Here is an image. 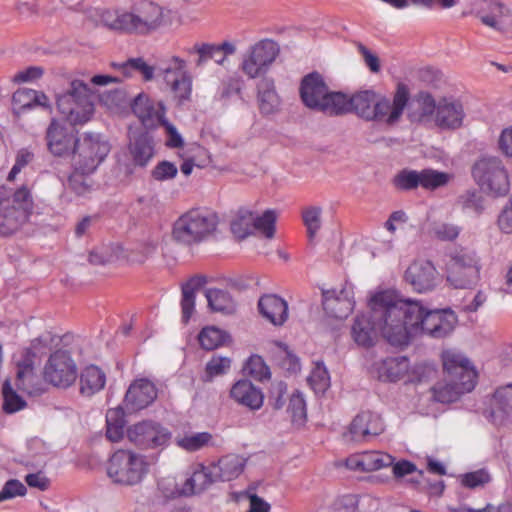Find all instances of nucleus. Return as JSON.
<instances>
[{"label":"nucleus","mask_w":512,"mask_h":512,"mask_svg":"<svg viewBox=\"0 0 512 512\" xmlns=\"http://www.w3.org/2000/svg\"><path fill=\"white\" fill-rule=\"evenodd\" d=\"M372 321L381 335L394 346L407 345L414 337L419 301L400 299L395 291L376 292L369 300Z\"/></svg>","instance_id":"obj_1"},{"label":"nucleus","mask_w":512,"mask_h":512,"mask_svg":"<svg viewBox=\"0 0 512 512\" xmlns=\"http://www.w3.org/2000/svg\"><path fill=\"white\" fill-rule=\"evenodd\" d=\"M55 100L59 113L72 126L87 123L95 112L94 93L79 79L71 80L65 91L56 94Z\"/></svg>","instance_id":"obj_2"},{"label":"nucleus","mask_w":512,"mask_h":512,"mask_svg":"<svg viewBox=\"0 0 512 512\" xmlns=\"http://www.w3.org/2000/svg\"><path fill=\"white\" fill-rule=\"evenodd\" d=\"M299 91L302 102L310 109L339 115L344 107V93L330 91L323 76L318 72L304 76Z\"/></svg>","instance_id":"obj_3"},{"label":"nucleus","mask_w":512,"mask_h":512,"mask_svg":"<svg viewBox=\"0 0 512 512\" xmlns=\"http://www.w3.org/2000/svg\"><path fill=\"white\" fill-rule=\"evenodd\" d=\"M216 213L206 209H191L174 223L172 235L175 241L191 245L212 235L218 226Z\"/></svg>","instance_id":"obj_4"},{"label":"nucleus","mask_w":512,"mask_h":512,"mask_svg":"<svg viewBox=\"0 0 512 512\" xmlns=\"http://www.w3.org/2000/svg\"><path fill=\"white\" fill-rule=\"evenodd\" d=\"M148 470L146 457L131 450H117L107 463V475L111 481L126 487L140 484Z\"/></svg>","instance_id":"obj_5"},{"label":"nucleus","mask_w":512,"mask_h":512,"mask_svg":"<svg viewBox=\"0 0 512 512\" xmlns=\"http://www.w3.org/2000/svg\"><path fill=\"white\" fill-rule=\"evenodd\" d=\"M471 173L480 189L488 195L505 196L510 190L508 171L497 157L479 158L473 164Z\"/></svg>","instance_id":"obj_6"},{"label":"nucleus","mask_w":512,"mask_h":512,"mask_svg":"<svg viewBox=\"0 0 512 512\" xmlns=\"http://www.w3.org/2000/svg\"><path fill=\"white\" fill-rule=\"evenodd\" d=\"M110 144L100 134L84 133L77 138L71 153L72 165L76 171L92 173L107 157Z\"/></svg>","instance_id":"obj_7"},{"label":"nucleus","mask_w":512,"mask_h":512,"mask_svg":"<svg viewBox=\"0 0 512 512\" xmlns=\"http://www.w3.org/2000/svg\"><path fill=\"white\" fill-rule=\"evenodd\" d=\"M33 210L31 191L22 186L14 192L12 199L0 208V235L7 236L25 224Z\"/></svg>","instance_id":"obj_8"},{"label":"nucleus","mask_w":512,"mask_h":512,"mask_svg":"<svg viewBox=\"0 0 512 512\" xmlns=\"http://www.w3.org/2000/svg\"><path fill=\"white\" fill-rule=\"evenodd\" d=\"M280 53L277 42L271 39H262L245 51L240 64L241 71L250 79L265 77L271 65Z\"/></svg>","instance_id":"obj_9"},{"label":"nucleus","mask_w":512,"mask_h":512,"mask_svg":"<svg viewBox=\"0 0 512 512\" xmlns=\"http://www.w3.org/2000/svg\"><path fill=\"white\" fill-rule=\"evenodd\" d=\"M456 323L457 316L452 310H429L419 301V316L412 327L414 336L425 334L440 339L450 335Z\"/></svg>","instance_id":"obj_10"},{"label":"nucleus","mask_w":512,"mask_h":512,"mask_svg":"<svg viewBox=\"0 0 512 512\" xmlns=\"http://www.w3.org/2000/svg\"><path fill=\"white\" fill-rule=\"evenodd\" d=\"M130 33L149 34L170 22V12L152 1H143L129 12Z\"/></svg>","instance_id":"obj_11"},{"label":"nucleus","mask_w":512,"mask_h":512,"mask_svg":"<svg viewBox=\"0 0 512 512\" xmlns=\"http://www.w3.org/2000/svg\"><path fill=\"white\" fill-rule=\"evenodd\" d=\"M409 100L410 92L408 87L403 83H399L392 100L379 95L375 103L371 121H376L387 126L396 125L400 121Z\"/></svg>","instance_id":"obj_12"},{"label":"nucleus","mask_w":512,"mask_h":512,"mask_svg":"<svg viewBox=\"0 0 512 512\" xmlns=\"http://www.w3.org/2000/svg\"><path fill=\"white\" fill-rule=\"evenodd\" d=\"M164 80L170 87L174 99L182 105L191 99L192 75L184 59L173 56L163 69Z\"/></svg>","instance_id":"obj_13"},{"label":"nucleus","mask_w":512,"mask_h":512,"mask_svg":"<svg viewBox=\"0 0 512 512\" xmlns=\"http://www.w3.org/2000/svg\"><path fill=\"white\" fill-rule=\"evenodd\" d=\"M43 374L44 379L53 386L67 388L77 378V367L67 351L58 350L50 355Z\"/></svg>","instance_id":"obj_14"},{"label":"nucleus","mask_w":512,"mask_h":512,"mask_svg":"<svg viewBox=\"0 0 512 512\" xmlns=\"http://www.w3.org/2000/svg\"><path fill=\"white\" fill-rule=\"evenodd\" d=\"M130 442L142 449L165 446L171 439V432L152 420H144L133 424L127 429Z\"/></svg>","instance_id":"obj_15"},{"label":"nucleus","mask_w":512,"mask_h":512,"mask_svg":"<svg viewBox=\"0 0 512 512\" xmlns=\"http://www.w3.org/2000/svg\"><path fill=\"white\" fill-rule=\"evenodd\" d=\"M77 132L60 120L53 118L45 132V141L48 151L56 157L71 156L76 141Z\"/></svg>","instance_id":"obj_16"},{"label":"nucleus","mask_w":512,"mask_h":512,"mask_svg":"<svg viewBox=\"0 0 512 512\" xmlns=\"http://www.w3.org/2000/svg\"><path fill=\"white\" fill-rule=\"evenodd\" d=\"M154 155V146L151 137L146 133L130 136L128 152L119 156L118 163L125 167L126 174L133 172V166L144 167Z\"/></svg>","instance_id":"obj_17"},{"label":"nucleus","mask_w":512,"mask_h":512,"mask_svg":"<svg viewBox=\"0 0 512 512\" xmlns=\"http://www.w3.org/2000/svg\"><path fill=\"white\" fill-rule=\"evenodd\" d=\"M404 279L408 285L418 293H426L436 288L439 283V273L427 260H418L411 263L405 271Z\"/></svg>","instance_id":"obj_18"},{"label":"nucleus","mask_w":512,"mask_h":512,"mask_svg":"<svg viewBox=\"0 0 512 512\" xmlns=\"http://www.w3.org/2000/svg\"><path fill=\"white\" fill-rule=\"evenodd\" d=\"M157 398V388L148 379L132 382L125 394L123 406L128 413L137 412L151 405Z\"/></svg>","instance_id":"obj_19"},{"label":"nucleus","mask_w":512,"mask_h":512,"mask_svg":"<svg viewBox=\"0 0 512 512\" xmlns=\"http://www.w3.org/2000/svg\"><path fill=\"white\" fill-rule=\"evenodd\" d=\"M322 306L326 314L336 319L346 318L354 307L352 287L344 286L340 290H326L322 293Z\"/></svg>","instance_id":"obj_20"},{"label":"nucleus","mask_w":512,"mask_h":512,"mask_svg":"<svg viewBox=\"0 0 512 512\" xmlns=\"http://www.w3.org/2000/svg\"><path fill=\"white\" fill-rule=\"evenodd\" d=\"M40 107L48 112H52V104L48 96L43 91L30 88H19L12 95V112L16 116Z\"/></svg>","instance_id":"obj_21"},{"label":"nucleus","mask_w":512,"mask_h":512,"mask_svg":"<svg viewBox=\"0 0 512 512\" xmlns=\"http://www.w3.org/2000/svg\"><path fill=\"white\" fill-rule=\"evenodd\" d=\"M384 430L382 419L379 415L363 411L355 416L351 422L347 436L351 441H364L368 437L377 436Z\"/></svg>","instance_id":"obj_22"},{"label":"nucleus","mask_w":512,"mask_h":512,"mask_svg":"<svg viewBox=\"0 0 512 512\" xmlns=\"http://www.w3.org/2000/svg\"><path fill=\"white\" fill-rule=\"evenodd\" d=\"M132 111L147 128L160 125L165 120V107L162 102L155 101L146 94H139L134 99Z\"/></svg>","instance_id":"obj_23"},{"label":"nucleus","mask_w":512,"mask_h":512,"mask_svg":"<svg viewBox=\"0 0 512 512\" xmlns=\"http://www.w3.org/2000/svg\"><path fill=\"white\" fill-rule=\"evenodd\" d=\"M471 377V373L466 375V380L446 376L442 382L433 386L434 399L441 403L455 402L461 395L474 389L476 383L471 382Z\"/></svg>","instance_id":"obj_24"},{"label":"nucleus","mask_w":512,"mask_h":512,"mask_svg":"<svg viewBox=\"0 0 512 512\" xmlns=\"http://www.w3.org/2000/svg\"><path fill=\"white\" fill-rule=\"evenodd\" d=\"M236 46L229 41H224L221 44L214 43H196L189 53H196L198 58L195 61L196 67L204 66L207 61L213 60L218 65H223L227 57L235 54Z\"/></svg>","instance_id":"obj_25"},{"label":"nucleus","mask_w":512,"mask_h":512,"mask_svg":"<svg viewBox=\"0 0 512 512\" xmlns=\"http://www.w3.org/2000/svg\"><path fill=\"white\" fill-rule=\"evenodd\" d=\"M378 97L379 95L372 90L359 91L352 96L344 94V107L339 112V115L354 112L359 117L371 121Z\"/></svg>","instance_id":"obj_26"},{"label":"nucleus","mask_w":512,"mask_h":512,"mask_svg":"<svg viewBox=\"0 0 512 512\" xmlns=\"http://www.w3.org/2000/svg\"><path fill=\"white\" fill-rule=\"evenodd\" d=\"M441 359L446 376L466 380V375L471 373V382L476 383V371L461 352L454 349L445 350L441 354Z\"/></svg>","instance_id":"obj_27"},{"label":"nucleus","mask_w":512,"mask_h":512,"mask_svg":"<svg viewBox=\"0 0 512 512\" xmlns=\"http://www.w3.org/2000/svg\"><path fill=\"white\" fill-rule=\"evenodd\" d=\"M89 18L109 30L130 33L129 12L116 9H92Z\"/></svg>","instance_id":"obj_28"},{"label":"nucleus","mask_w":512,"mask_h":512,"mask_svg":"<svg viewBox=\"0 0 512 512\" xmlns=\"http://www.w3.org/2000/svg\"><path fill=\"white\" fill-rule=\"evenodd\" d=\"M393 464V457L381 451H367L347 458L346 466L351 470L374 471Z\"/></svg>","instance_id":"obj_29"},{"label":"nucleus","mask_w":512,"mask_h":512,"mask_svg":"<svg viewBox=\"0 0 512 512\" xmlns=\"http://www.w3.org/2000/svg\"><path fill=\"white\" fill-rule=\"evenodd\" d=\"M214 482H217V479L212 465L204 466L203 464H197L192 475L185 480L182 488L175 492V494L188 496L200 493ZM171 495H174V492Z\"/></svg>","instance_id":"obj_30"},{"label":"nucleus","mask_w":512,"mask_h":512,"mask_svg":"<svg viewBox=\"0 0 512 512\" xmlns=\"http://www.w3.org/2000/svg\"><path fill=\"white\" fill-rule=\"evenodd\" d=\"M472 10L481 22L494 29H500L503 18L508 13L497 0H474Z\"/></svg>","instance_id":"obj_31"},{"label":"nucleus","mask_w":512,"mask_h":512,"mask_svg":"<svg viewBox=\"0 0 512 512\" xmlns=\"http://www.w3.org/2000/svg\"><path fill=\"white\" fill-rule=\"evenodd\" d=\"M230 397L250 410H259L264 401L262 391L248 380L237 381L230 390Z\"/></svg>","instance_id":"obj_32"},{"label":"nucleus","mask_w":512,"mask_h":512,"mask_svg":"<svg viewBox=\"0 0 512 512\" xmlns=\"http://www.w3.org/2000/svg\"><path fill=\"white\" fill-rule=\"evenodd\" d=\"M14 385L17 389L29 395L43 392L41 379L36 375L32 360L29 357L17 363Z\"/></svg>","instance_id":"obj_33"},{"label":"nucleus","mask_w":512,"mask_h":512,"mask_svg":"<svg viewBox=\"0 0 512 512\" xmlns=\"http://www.w3.org/2000/svg\"><path fill=\"white\" fill-rule=\"evenodd\" d=\"M464 118L463 106L458 101L441 100L437 104L435 123L442 129H457Z\"/></svg>","instance_id":"obj_34"},{"label":"nucleus","mask_w":512,"mask_h":512,"mask_svg":"<svg viewBox=\"0 0 512 512\" xmlns=\"http://www.w3.org/2000/svg\"><path fill=\"white\" fill-rule=\"evenodd\" d=\"M260 314L275 326L283 325L288 318V305L276 295H264L258 301Z\"/></svg>","instance_id":"obj_35"},{"label":"nucleus","mask_w":512,"mask_h":512,"mask_svg":"<svg viewBox=\"0 0 512 512\" xmlns=\"http://www.w3.org/2000/svg\"><path fill=\"white\" fill-rule=\"evenodd\" d=\"M257 102L260 113L263 115H271L279 110L281 100L272 78L262 77L258 82Z\"/></svg>","instance_id":"obj_36"},{"label":"nucleus","mask_w":512,"mask_h":512,"mask_svg":"<svg viewBox=\"0 0 512 512\" xmlns=\"http://www.w3.org/2000/svg\"><path fill=\"white\" fill-rule=\"evenodd\" d=\"M512 385L498 388L491 400V419L496 425H504L509 421L510 413L512 410Z\"/></svg>","instance_id":"obj_37"},{"label":"nucleus","mask_w":512,"mask_h":512,"mask_svg":"<svg viewBox=\"0 0 512 512\" xmlns=\"http://www.w3.org/2000/svg\"><path fill=\"white\" fill-rule=\"evenodd\" d=\"M247 459L237 454H228L212 464L217 481H231L238 478L246 466Z\"/></svg>","instance_id":"obj_38"},{"label":"nucleus","mask_w":512,"mask_h":512,"mask_svg":"<svg viewBox=\"0 0 512 512\" xmlns=\"http://www.w3.org/2000/svg\"><path fill=\"white\" fill-rule=\"evenodd\" d=\"M469 263L478 265L473 252L460 250L452 256L447 280L454 288H463V269L467 270Z\"/></svg>","instance_id":"obj_39"},{"label":"nucleus","mask_w":512,"mask_h":512,"mask_svg":"<svg viewBox=\"0 0 512 512\" xmlns=\"http://www.w3.org/2000/svg\"><path fill=\"white\" fill-rule=\"evenodd\" d=\"M377 331L379 330L372 321L371 310L369 316L361 315L356 317L351 329V334L358 345L368 347L373 344Z\"/></svg>","instance_id":"obj_40"},{"label":"nucleus","mask_w":512,"mask_h":512,"mask_svg":"<svg viewBox=\"0 0 512 512\" xmlns=\"http://www.w3.org/2000/svg\"><path fill=\"white\" fill-rule=\"evenodd\" d=\"M409 359L404 356L390 357L383 360L378 366L379 377L386 381H398L408 373Z\"/></svg>","instance_id":"obj_41"},{"label":"nucleus","mask_w":512,"mask_h":512,"mask_svg":"<svg viewBox=\"0 0 512 512\" xmlns=\"http://www.w3.org/2000/svg\"><path fill=\"white\" fill-rule=\"evenodd\" d=\"M105 383L104 372L97 366H88L80 374V393L84 396H92L102 390Z\"/></svg>","instance_id":"obj_42"},{"label":"nucleus","mask_w":512,"mask_h":512,"mask_svg":"<svg viewBox=\"0 0 512 512\" xmlns=\"http://www.w3.org/2000/svg\"><path fill=\"white\" fill-rule=\"evenodd\" d=\"M414 104L417 108L408 113L411 122H424L437 111L435 100L428 92H419L414 98Z\"/></svg>","instance_id":"obj_43"},{"label":"nucleus","mask_w":512,"mask_h":512,"mask_svg":"<svg viewBox=\"0 0 512 512\" xmlns=\"http://www.w3.org/2000/svg\"><path fill=\"white\" fill-rule=\"evenodd\" d=\"M204 280L201 277H194L182 286V320L187 323L192 316L195 308L196 291L203 285Z\"/></svg>","instance_id":"obj_44"},{"label":"nucleus","mask_w":512,"mask_h":512,"mask_svg":"<svg viewBox=\"0 0 512 512\" xmlns=\"http://www.w3.org/2000/svg\"><path fill=\"white\" fill-rule=\"evenodd\" d=\"M124 406L109 409L106 413V436L112 442L119 441L124 435L125 417Z\"/></svg>","instance_id":"obj_45"},{"label":"nucleus","mask_w":512,"mask_h":512,"mask_svg":"<svg viewBox=\"0 0 512 512\" xmlns=\"http://www.w3.org/2000/svg\"><path fill=\"white\" fill-rule=\"evenodd\" d=\"M205 297L212 311L232 313L235 310V303L227 291L210 288L205 291Z\"/></svg>","instance_id":"obj_46"},{"label":"nucleus","mask_w":512,"mask_h":512,"mask_svg":"<svg viewBox=\"0 0 512 512\" xmlns=\"http://www.w3.org/2000/svg\"><path fill=\"white\" fill-rule=\"evenodd\" d=\"M253 211L245 208L238 210L231 221V231L237 239H245L254 234Z\"/></svg>","instance_id":"obj_47"},{"label":"nucleus","mask_w":512,"mask_h":512,"mask_svg":"<svg viewBox=\"0 0 512 512\" xmlns=\"http://www.w3.org/2000/svg\"><path fill=\"white\" fill-rule=\"evenodd\" d=\"M125 257L120 245L101 246L89 253V262L93 265H105Z\"/></svg>","instance_id":"obj_48"},{"label":"nucleus","mask_w":512,"mask_h":512,"mask_svg":"<svg viewBox=\"0 0 512 512\" xmlns=\"http://www.w3.org/2000/svg\"><path fill=\"white\" fill-rule=\"evenodd\" d=\"M213 439L212 434L209 432H199L178 436L175 439L176 445L188 452L198 451L208 446Z\"/></svg>","instance_id":"obj_49"},{"label":"nucleus","mask_w":512,"mask_h":512,"mask_svg":"<svg viewBox=\"0 0 512 512\" xmlns=\"http://www.w3.org/2000/svg\"><path fill=\"white\" fill-rule=\"evenodd\" d=\"M322 208L320 206H308L301 212L304 226L307 230V236L310 243L313 242L316 234L322 226Z\"/></svg>","instance_id":"obj_50"},{"label":"nucleus","mask_w":512,"mask_h":512,"mask_svg":"<svg viewBox=\"0 0 512 512\" xmlns=\"http://www.w3.org/2000/svg\"><path fill=\"white\" fill-rule=\"evenodd\" d=\"M277 213L275 210L267 209L261 215L253 212V229L263 234L266 238L272 239L275 234V223Z\"/></svg>","instance_id":"obj_51"},{"label":"nucleus","mask_w":512,"mask_h":512,"mask_svg":"<svg viewBox=\"0 0 512 512\" xmlns=\"http://www.w3.org/2000/svg\"><path fill=\"white\" fill-rule=\"evenodd\" d=\"M452 178V174L434 169H423L420 171V184L421 187L426 190H435L444 187Z\"/></svg>","instance_id":"obj_52"},{"label":"nucleus","mask_w":512,"mask_h":512,"mask_svg":"<svg viewBox=\"0 0 512 512\" xmlns=\"http://www.w3.org/2000/svg\"><path fill=\"white\" fill-rule=\"evenodd\" d=\"M113 66L121 70L126 77H130L133 72H138L148 81L154 75V68L148 65L142 58H131L122 63H114Z\"/></svg>","instance_id":"obj_53"},{"label":"nucleus","mask_w":512,"mask_h":512,"mask_svg":"<svg viewBox=\"0 0 512 512\" xmlns=\"http://www.w3.org/2000/svg\"><path fill=\"white\" fill-rule=\"evenodd\" d=\"M227 338L228 335L224 331L214 326L203 328L198 335L199 343L205 350H214L218 348L226 342Z\"/></svg>","instance_id":"obj_54"},{"label":"nucleus","mask_w":512,"mask_h":512,"mask_svg":"<svg viewBox=\"0 0 512 512\" xmlns=\"http://www.w3.org/2000/svg\"><path fill=\"white\" fill-rule=\"evenodd\" d=\"M3 394V410L12 414L22 410L26 406L25 400L19 396L16 391L13 389L11 382L6 380L3 384L2 388Z\"/></svg>","instance_id":"obj_55"},{"label":"nucleus","mask_w":512,"mask_h":512,"mask_svg":"<svg viewBox=\"0 0 512 512\" xmlns=\"http://www.w3.org/2000/svg\"><path fill=\"white\" fill-rule=\"evenodd\" d=\"M308 383L315 393H324L330 386V376L322 363H316L308 377Z\"/></svg>","instance_id":"obj_56"},{"label":"nucleus","mask_w":512,"mask_h":512,"mask_svg":"<svg viewBox=\"0 0 512 512\" xmlns=\"http://www.w3.org/2000/svg\"><path fill=\"white\" fill-rule=\"evenodd\" d=\"M243 370L246 375L258 381L269 379L271 375L269 367L266 365L263 358L258 355L251 356L247 360Z\"/></svg>","instance_id":"obj_57"},{"label":"nucleus","mask_w":512,"mask_h":512,"mask_svg":"<svg viewBox=\"0 0 512 512\" xmlns=\"http://www.w3.org/2000/svg\"><path fill=\"white\" fill-rule=\"evenodd\" d=\"M231 367V359L222 356H213L206 364L204 381H212L213 378L226 374Z\"/></svg>","instance_id":"obj_58"},{"label":"nucleus","mask_w":512,"mask_h":512,"mask_svg":"<svg viewBox=\"0 0 512 512\" xmlns=\"http://www.w3.org/2000/svg\"><path fill=\"white\" fill-rule=\"evenodd\" d=\"M420 171L404 169L400 171L393 179V184L400 190H413L421 187Z\"/></svg>","instance_id":"obj_59"},{"label":"nucleus","mask_w":512,"mask_h":512,"mask_svg":"<svg viewBox=\"0 0 512 512\" xmlns=\"http://www.w3.org/2000/svg\"><path fill=\"white\" fill-rule=\"evenodd\" d=\"M287 411L294 423L302 424L306 420V403L300 392L291 395Z\"/></svg>","instance_id":"obj_60"},{"label":"nucleus","mask_w":512,"mask_h":512,"mask_svg":"<svg viewBox=\"0 0 512 512\" xmlns=\"http://www.w3.org/2000/svg\"><path fill=\"white\" fill-rule=\"evenodd\" d=\"M87 174L76 171L68 179L69 188L78 196H85L92 190V181L85 176Z\"/></svg>","instance_id":"obj_61"},{"label":"nucleus","mask_w":512,"mask_h":512,"mask_svg":"<svg viewBox=\"0 0 512 512\" xmlns=\"http://www.w3.org/2000/svg\"><path fill=\"white\" fill-rule=\"evenodd\" d=\"M461 228L451 223H434L432 228L433 236L441 241H453L460 234Z\"/></svg>","instance_id":"obj_62"},{"label":"nucleus","mask_w":512,"mask_h":512,"mask_svg":"<svg viewBox=\"0 0 512 512\" xmlns=\"http://www.w3.org/2000/svg\"><path fill=\"white\" fill-rule=\"evenodd\" d=\"M490 479L488 472L481 469L464 474L461 478V483L463 486L473 489L484 486L490 481Z\"/></svg>","instance_id":"obj_63"},{"label":"nucleus","mask_w":512,"mask_h":512,"mask_svg":"<svg viewBox=\"0 0 512 512\" xmlns=\"http://www.w3.org/2000/svg\"><path fill=\"white\" fill-rule=\"evenodd\" d=\"M287 392V385L283 381H276L271 384L269 390V402L275 410L281 409L284 404V395Z\"/></svg>","instance_id":"obj_64"}]
</instances>
